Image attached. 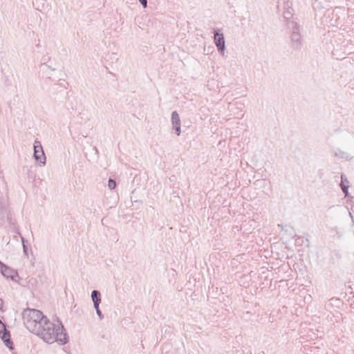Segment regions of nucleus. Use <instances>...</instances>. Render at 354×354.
I'll list each match as a JSON object with an SVG mask.
<instances>
[{
    "mask_svg": "<svg viewBox=\"0 0 354 354\" xmlns=\"http://www.w3.org/2000/svg\"><path fill=\"white\" fill-rule=\"evenodd\" d=\"M214 36V41L215 45L217 47L218 53L223 55L225 50V37L223 32H221V30L218 28H214L213 30Z\"/></svg>",
    "mask_w": 354,
    "mask_h": 354,
    "instance_id": "obj_5",
    "label": "nucleus"
},
{
    "mask_svg": "<svg viewBox=\"0 0 354 354\" xmlns=\"http://www.w3.org/2000/svg\"><path fill=\"white\" fill-rule=\"evenodd\" d=\"M100 303H97V304H93V306H94V308H95V311H97V310L100 309Z\"/></svg>",
    "mask_w": 354,
    "mask_h": 354,
    "instance_id": "obj_23",
    "label": "nucleus"
},
{
    "mask_svg": "<svg viewBox=\"0 0 354 354\" xmlns=\"http://www.w3.org/2000/svg\"><path fill=\"white\" fill-rule=\"evenodd\" d=\"M96 313H97V316L99 317L100 319H102L104 318V315H103L102 311L100 310V309L97 310L96 311Z\"/></svg>",
    "mask_w": 354,
    "mask_h": 354,
    "instance_id": "obj_20",
    "label": "nucleus"
},
{
    "mask_svg": "<svg viewBox=\"0 0 354 354\" xmlns=\"http://www.w3.org/2000/svg\"><path fill=\"white\" fill-rule=\"evenodd\" d=\"M41 316V311L37 309L26 308L22 313V318L26 328H32L35 320Z\"/></svg>",
    "mask_w": 354,
    "mask_h": 354,
    "instance_id": "obj_2",
    "label": "nucleus"
},
{
    "mask_svg": "<svg viewBox=\"0 0 354 354\" xmlns=\"http://www.w3.org/2000/svg\"><path fill=\"white\" fill-rule=\"evenodd\" d=\"M33 157L39 165H45L46 164V156L43 149V147L41 142L35 140L33 144Z\"/></svg>",
    "mask_w": 354,
    "mask_h": 354,
    "instance_id": "obj_4",
    "label": "nucleus"
},
{
    "mask_svg": "<svg viewBox=\"0 0 354 354\" xmlns=\"http://www.w3.org/2000/svg\"><path fill=\"white\" fill-rule=\"evenodd\" d=\"M353 59L352 57H345L342 59V65L345 67H347L349 65L351 66L353 64Z\"/></svg>",
    "mask_w": 354,
    "mask_h": 354,
    "instance_id": "obj_15",
    "label": "nucleus"
},
{
    "mask_svg": "<svg viewBox=\"0 0 354 354\" xmlns=\"http://www.w3.org/2000/svg\"><path fill=\"white\" fill-rule=\"evenodd\" d=\"M341 178H342V181L340 183L341 189H342L343 193L344 194L345 196H349V193H348L349 186H348V185L344 183V175L343 174H342Z\"/></svg>",
    "mask_w": 354,
    "mask_h": 354,
    "instance_id": "obj_13",
    "label": "nucleus"
},
{
    "mask_svg": "<svg viewBox=\"0 0 354 354\" xmlns=\"http://www.w3.org/2000/svg\"><path fill=\"white\" fill-rule=\"evenodd\" d=\"M144 8L147 7V0H138Z\"/></svg>",
    "mask_w": 354,
    "mask_h": 354,
    "instance_id": "obj_19",
    "label": "nucleus"
},
{
    "mask_svg": "<svg viewBox=\"0 0 354 354\" xmlns=\"http://www.w3.org/2000/svg\"><path fill=\"white\" fill-rule=\"evenodd\" d=\"M91 297L93 304L101 303V293L99 290H93Z\"/></svg>",
    "mask_w": 354,
    "mask_h": 354,
    "instance_id": "obj_11",
    "label": "nucleus"
},
{
    "mask_svg": "<svg viewBox=\"0 0 354 354\" xmlns=\"http://www.w3.org/2000/svg\"><path fill=\"white\" fill-rule=\"evenodd\" d=\"M50 57L48 55H44L41 58L42 63L41 64H48L50 62Z\"/></svg>",
    "mask_w": 354,
    "mask_h": 354,
    "instance_id": "obj_18",
    "label": "nucleus"
},
{
    "mask_svg": "<svg viewBox=\"0 0 354 354\" xmlns=\"http://www.w3.org/2000/svg\"><path fill=\"white\" fill-rule=\"evenodd\" d=\"M3 300L0 298V310H3Z\"/></svg>",
    "mask_w": 354,
    "mask_h": 354,
    "instance_id": "obj_22",
    "label": "nucleus"
},
{
    "mask_svg": "<svg viewBox=\"0 0 354 354\" xmlns=\"http://www.w3.org/2000/svg\"><path fill=\"white\" fill-rule=\"evenodd\" d=\"M0 272L6 278L14 279L17 276V272L0 261Z\"/></svg>",
    "mask_w": 354,
    "mask_h": 354,
    "instance_id": "obj_8",
    "label": "nucleus"
},
{
    "mask_svg": "<svg viewBox=\"0 0 354 354\" xmlns=\"http://www.w3.org/2000/svg\"><path fill=\"white\" fill-rule=\"evenodd\" d=\"M57 64L55 62H53L50 59V62L48 64H44L40 65V69L43 72L46 73L48 70L50 71H55L57 69Z\"/></svg>",
    "mask_w": 354,
    "mask_h": 354,
    "instance_id": "obj_10",
    "label": "nucleus"
},
{
    "mask_svg": "<svg viewBox=\"0 0 354 354\" xmlns=\"http://www.w3.org/2000/svg\"><path fill=\"white\" fill-rule=\"evenodd\" d=\"M334 155L340 158L348 159L350 156L346 151H344L339 149H337L334 151Z\"/></svg>",
    "mask_w": 354,
    "mask_h": 354,
    "instance_id": "obj_12",
    "label": "nucleus"
},
{
    "mask_svg": "<svg viewBox=\"0 0 354 354\" xmlns=\"http://www.w3.org/2000/svg\"><path fill=\"white\" fill-rule=\"evenodd\" d=\"M21 241H22L24 253L25 255L28 256V245H27L28 241L24 237L21 236Z\"/></svg>",
    "mask_w": 354,
    "mask_h": 354,
    "instance_id": "obj_17",
    "label": "nucleus"
},
{
    "mask_svg": "<svg viewBox=\"0 0 354 354\" xmlns=\"http://www.w3.org/2000/svg\"><path fill=\"white\" fill-rule=\"evenodd\" d=\"M293 9L290 7H289L286 10L283 12V17L286 19V22L288 21H292L291 19L292 18L293 13H292Z\"/></svg>",
    "mask_w": 354,
    "mask_h": 354,
    "instance_id": "obj_14",
    "label": "nucleus"
},
{
    "mask_svg": "<svg viewBox=\"0 0 354 354\" xmlns=\"http://www.w3.org/2000/svg\"><path fill=\"white\" fill-rule=\"evenodd\" d=\"M287 28L289 30L290 35L291 34H297L301 32V26L295 21H288Z\"/></svg>",
    "mask_w": 354,
    "mask_h": 354,
    "instance_id": "obj_9",
    "label": "nucleus"
},
{
    "mask_svg": "<svg viewBox=\"0 0 354 354\" xmlns=\"http://www.w3.org/2000/svg\"><path fill=\"white\" fill-rule=\"evenodd\" d=\"M0 338L5 346L10 350L14 348V344L11 339L10 331L7 329L6 324L0 319Z\"/></svg>",
    "mask_w": 354,
    "mask_h": 354,
    "instance_id": "obj_3",
    "label": "nucleus"
},
{
    "mask_svg": "<svg viewBox=\"0 0 354 354\" xmlns=\"http://www.w3.org/2000/svg\"><path fill=\"white\" fill-rule=\"evenodd\" d=\"M58 323L56 325L51 322L41 312V316L33 322L32 328H26L48 344L56 342L59 345H65L69 341V336L62 322L59 320Z\"/></svg>",
    "mask_w": 354,
    "mask_h": 354,
    "instance_id": "obj_1",
    "label": "nucleus"
},
{
    "mask_svg": "<svg viewBox=\"0 0 354 354\" xmlns=\"http://www.w3.org/2000/svg\"><path fill=\"white\" fill-rule=\"evenodd\" d=\"M290 47L294 50H300L303 46V39L301 32L297 34H291L290 35Z\"/></svg>",
    "mask_w": 354,
    "mask_h": 354,
    "instance_id": "obj_6",
    "label": "nucleus"
},
{
    "mask_svg": "<svg viewBox=\"0 0 354 354\" xmlns=\"http://www.w3.org/2000/svg\"><path fill=\"white\" fill-rule=\"evenodd\" d=\"M344 183L347 184V185L348 183V181L347 180V179L345 178L344 176Z\"/></svg>",
    "mask_w": 354,
    "mask_h": 354,
    "instance_id": "obj_24",
    "label": "nucleus"
},
{
    "mask_svg": "<svg viewBox=\"0 0 354 354\" xmlns=\"http://www.w3.org/2000/svg\"><path fill=\"white\" fill-rule=\"evenodd\" d=\"M349 215L351 216V221L354 223V216H353V207H351V210L348 211Z\"/></svg>",
    "mask_w": 354,
    "mask_h": 354,
    "instance_id": "obj_21",
    "label": "nucleus"
},
{
    "mask_svg": "<svg viewBox=\"0 0 354 354\" xmlns=\"http://www.w3.org/2000/svg\"><path fill=\"white\" fill-rule=\"evenodd\" d=\"M117 186V183L115 181V180L112 179V178H109V180H108V187L109 188L111 189V190H113Z\"/></svg>",
    "mask_w": 354,
    "mask_h": 354,
    "instance_id": "obj_16",
    "label": "nucleus"
},
{
    "mask_svg": "<svg viewBox=\"0 0 354 354\" xmlns=\"http://www.w3.org/2000/svg\"><path fill=\"white\" fill-rule=\"evenodd\" d=\"M169 329H170V328H169ZM167 332H168V333H170V330H168V328H166V329H165V333H167Z\"/></svg>",
    "mask_w": 354,
    "mask_h": 354,
    "instance_id": "obj_25",
    "label": "nucleus"
},
{
    "mask_svg": "<svg viewBox=\"0 0 354 354\" xmlns=\"http://www.w3.org/2000/svg\"><path fill=\"white\" fill-rule=\"evenodd\" d=\"M171 121L172 124V129L174 131L175 133L179 136L181 133V129H180V119L179 114L176 111H174L171 113Z\"/></svg>",
    "mask_w": 354,
    "mask_h": 354,
    "instance_id": "obj_7",
    "label": "nucleus"
},
{
    "mask_svg": "<svg viewBox=\"0 0 354 354\" xmlns=\"http://www.w3.org/2000/svg\"><path fill=\"white\" fill-rule=\"evenodd\" d=\"M169 329H170V328H169ZM167 332H168V333H170V330H168V328H166V329H165V333H167Z\"/></svg>",
    "mask_w": 354,
    "mask_h": 354,
    "instance_id": "obj_26",
    "label": "nucleus"
}]
</instances>
